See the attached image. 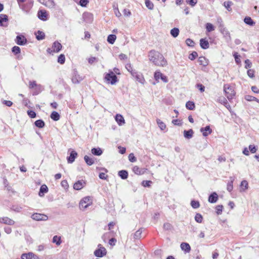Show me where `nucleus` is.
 I'll use <instances>...</instances> for the list:
<instances>
[{
	"label": "nucleus",
	"mask_w": 259,
	"mask_h": 259,
	"mask_svg": "<svg viewBox=\"0 0 259 259\" xmlns=\"http://www.w3.org/2000/svg\"><path fill=\"white\" fill-rule=\"evenodd\" d=\"M92 203V201L90 197H84L81 200L79 203V207L80 209H85Z\"/></svg>",
	"instance_id": "obj_8"
},
{
	"label": "nucleus",
	"mask_w": 259,
	"mask_h": 259,
	"mask_svg": "<svg viewBox=\"0 0 259 259\" xmlns=\"http://www.w3.org/2000/svg\"><path fill=\"white\" fill-rule=\"evenodd\" d=\"M40 3L49 8H53L55 6L54 0H37Z\"/></svg>",
	"instance_id": "obj_11"
},
{
	"label": "nucleus",
	"mask_w": 259,
	"mask_h": 259,
	"mask_svg": "<svg viewBox=\"0 0 259 259\" xmlns=\"http://www.w3.org/2000/svg\"><path fill=\"white\" fill-rule=\"evenodd\" d=\"M156 122L158 125L159 127L160 128L161 131H163L164 129L166 128L165 124L163 122H162L160 119H157Z\"/></svg>",
	"instance_id": "obj_40"
},
{
	"label": "nucleus",
	"mask_w": 259,
	"mask_h": 259,
	"mask_svg": "<svg viewBox=\"0 0 259 259\" xmlns=\"http://www.w3.org/2000/svg\"><path fill=\"white\" fill-rule=\"evenodd\" d=\"M77 156V153L76 151L73 150L70 153L69 156L67 157V161L69 163H73L75 159L76 158Z\"/></svg>",
	"instance_id": "obj_15"
},
{
	"label": "nucleus",
	"mask_w": 259,
	"mask_h": 259,
	"mask_svg": "<svg viewBox=\"0 0 259 259\" xmlns=\"http://www.w3.org/2000/svg\"><path fill=\"white\" fill-rule=\"evenodd\" d=\"M230 181L228 182L227 189L229 192H231L233 189V183L234 180L233 177H230Z\"/></svg>",
	"instance_id": "obj_35"
},
{
	"label": "nucleus",
	"mask_w": 259,
	"mask_h": 259,
	"mask_svg": "<svg viewBox=\"0 0 259 259\" xmlns=\"http://www.w3.org/2000/svg\"><path fill=\"white\" fill-rule=\"evenodd\" d=\"M35 125L38 128H43L45 126V122L41 119H38L35 121Z\"/></svg>",
	"instance_id": "obj_34"
},
{
	"label": "nucleus",
	"mask_w": 259,
	"mask_h": 259,
	"mask_svg": "<svg viewBox=\"0 0 259 259\" xmlns=\"http://www.w3.org/2000/svg\"><path fill=\"white\" fill-rule=\"evenodd\" d=\"M186 2L187 4L193 7L197 4V0H186Z\"/></svg>",
	"instance_id": "obj_56"
},
{
	"label": "nucleus",
	"mask_w": 259,
	"mask_h": 259,
	"mask_svg": "<svg viewBox=\"0 0 259 259\" xmlns=\"http://www.w3.org/2000/svg\"><path fill=\"white\" fill-rule=\"evenodd\" d=\"M152 183V182L151 181H143L142 183V185L144 187H149Z\"/></svg>",
	"instance_id": "obj_59"
},
{
	"label": "nucleus",
	"mask_w": 259,
	"mask_h": 259,
	"mask_svg": "<svg viewBox=\"0 0 259 259\" xmlns=\"http://www.w3.org/2000/svg\"><path fill=\"white\" fill-rule=\"evenodd\" d=\"M85 184V183L84 182H82V181H78L74 184L73 188L76 190H81Z\"/></svg>",
	"instance_id": "obj_19"
},
{
	"label": "nucleus",
	"mask_w": 259,
	"mask_h": 259,
	"mask_svg": "<svg viewBox=\"0 0 259 259\" xmlns=\"http://www.w3.org/2000/svg\"><path fill=\"white\" fill-rule=\"evenodd\" d=\"M195 220L198 223H202L203 220L202 215L199 213H197L195 216Z\"/></svg>",
	"instance_id": "obj_43"
},
{
	"label": "nucleus",
	"mask_w": 259,
	"mask_h": 259,
	"mask_svg": "<svg viewBox=\"0 0 259 259\" xmlns=\"http://www.w3.org/2000/svg\"><path fill=\"white\" fill-rule=\"evenodd\" d=\"M22 259H39L38 256L32 252L23 253L21 255Z\"/></svg>",
	"instance_id": "obj_13"
},
{
	"label": "nucleus",
	"mask_w": 259,
	"mask_h": 259,
	"mask_svg": "<svg viewBox=\"0 0 259 259\" xmlns=\"http://www.w3.org/2000/svg\"><path fill=\"white\" fill-rule=\"evenodd\" d=\"M195 87L200 91L201 93H203L205 91V87L201 83H197Z\"/></svg>",
	"instance_id": "obj_54"
},
{
	"label": "nucleus",
	"mask_w": 259,
	"mask_h": 259,
	"mask_svg": "<svg viewBox=\"0 0 259 259\" xmlns=\"http://www.w3.org/2000/svg\"><path fill=\"white\" fill-rule=\"evenodd\" d=\"M62 45L57 41H55L52 47V48H48L47 51L48 53H58L62 49Z\"/></svg>",
	"instance_id": "obj_6"
},
{
	"label": "nucleus",
	"mask_w": 259,
	"mask_h": 259,
	"mask_svg": "<svg viewBox=\"0 0 259 259\" xmlns=\"http://www.w3.org/2000/svg\"><path fill=\"white\" fill-rule=\"evenodd\" d=\"M240 186L242 188L244 187V189L243 190L247 189L248 188V182L245 180L242 181L241 183Z\"/></svg>",
	"instance_id": "obj_64"
},
{
	"label": "nucleus",
	"mask_w": 259,
	"mask_h": 259,
	"mask_svg": "<svg viewBox=\"0 0 259 259\" xmlns=\"http://www.w3.org/2000/svg\"><path fill=\"white\" fill-rule=\"evenodd\" d=\"M142 233V229L141 228V229H139L133 234L134 239H140L142 237V236H141Z\"/></svg>",
	"instance_id": "obj_37"
},
{
	"label": "nucleus",
	"mask_w": 259,
	"mask_h": 259,
	"mask_svg": "<svg viewBox=\"0 0 259 259\" xmlns=\"http://www.w3.org/2000/svg\"><path fill=\"white\" fill-rule=\"evenodd\" d=\"M12 52L15 54L17 55L20 53L21 49L18 46H14L12 49Z\"/></svg>",
	"instance_id": "obj_48"
},
{
	"label": "nucleus",
	"mask_w": 259,
	"mask_h": 259,
	"mask_svg": "<svg viewBox=\"0 0 259 259\" xmlns=\"http://www.w3.org/2000/svg\"><path fill=\"white\" fill-rule=\"evenodd\" d=\"M194 135V132L192 129H190L188 131H184V136L187 139H190L192 138Z\"/></svg>",
	"instance_id": "obj_20"
},
{
	"label": "nucleus",
	"mask_w": 259,
	"mask_h": 259,
	"mask_svg": "<svg viewBox=\"0 0 259 259\" xmlns=\"http://www.w3.org/2000/svg\"><path fill=\"white\" fill-rule=\"evenodd\" d=\"M116 36L114 34H110L107 37V41L110 44H113L116 40Z\"/></svg>",
	"instance_id": "obj_36"
},
{
	"label": "nucleus",
	"mask_w": 259,
	"mask_h": 259,
	"mask_svg": "<svg viewBox=\"0 0 259 259\" xmlns=\"http://www.w3.org/2000/svg\"><path fill=\"white\" fill-rule=\"evenodd\" d=\"M191 205L193 208H198L200 206V204L198 201L193 200L191 202Z\"/></svg>",
	"instance_id": "obj_50"
},
{
	"label": "nucleus",
	"mask_w": 259,
	"mask_h": 259,
	"mask_svg": "<svg viewBox=\"0 0 259 259\" xmlns=\"http://www.w3.org/2000/svg\"><path fill=\"white\" fill-rule=\"evenodd\" d=\"M48 192V188L46 185H42L41 186L39 191L38 193V195L40 197H42L44 195L45 193H46Z\"/></svg>",
	"instance_id": "obj_22"
},
{
	"label": "nucleus",
	"mask_w": 259,
	"mask_h": 259,
	"mask_svg": "<svg viewBox=\"0 0 259 259\" xmlns=\"http://www.w3.org/2000/svg\"><path fill=\"white\" fill-rule=\"evenodd\" d=\"M130 72L132 75L136 78L137 81H138L139 82L142 84L144 83L145 80L143 77V75L141 73L137 72L134 70H131V71H130Z\"/></svg>",
	"instance_id": "obj_7"
},
{
	"label": "nucleus",
	"mask_w": 259,
	"mask_h": 259,
	"mask_svg": "<svg viewBox=\"0 0 259 259\" xmlns=\"http://www.w3.org/2000/svg\"><path fill=\"white\" fill-rule=\"evenodd\" d=\"M118 175L123 180H125L128 177V172L125 170L119 171Z\"/></svg>",
	"instance_id": "obj_31"
},
{
	"label": "nucleus",
	"mask_w": 259,
	"mask_h": 259,
	"mask_svg": "<svg viewBox=\"0 0 259 259\" xmlns=\"http://www.w3.org/2000/svg\"><path fill=\"white\" fill-rule=\"evenodd\" d=\"M115 120L119 125H121L125 123V120L123 116L120 114H116Z\"/></svg>",
	"instance_id": "obj_27"
},
{
	"label": "nucleus",
	"mask_w": 259,
	"mask_h": 259,
	"mask_svg": "<svg viewBox=\"0 0 259 259\" xmlns=\"http://www.w3.org/2000/svg\"><path fill=\"white\" fill-rule=\"evenodd\" d=\"M39 87L40 88L41 86L40 85H37L35 81H29V87L30 89H33L34 87Z\"/></svg>",
	"instance_id": "obj_57"
},
{
	"label": "nucleus",
	"mask_w": 259,
	"mask_h": 259,
	"mask_svg": "<svg viewBox=\"0 0 259 259\" xmlns=\"http://www.w3.org/2000/svg\"><path fill=\"white\" fill-rule=\"evenodd\" d=\"M53 242L55 243L57 245H60L61 243V238L57 236H55L53 237Z\"/></svg>",
	"instance_id": "obj_52"
},
{
	"label": "nucleus",
	"mask_w": 259,
	"mask_h": 259,
	"mask_svg": "<svg viewBox=\"0 0 259 259\" xmlns=\"http://www.w3.org/2000/svg\"><path fill=\"white\" fill-rule=\"evenodd\" d=\"M2 223L9 225H13L15 224L14 221L8 217L2 218Z\"/></svg>",
	"instance_id": "obj_21"
},
{
	"label": "nucleus",
	"mask_w": 259,
	"mask_h": 259,
	"mask_svg": "<svg viewBox=\"0 0 259 259\" xmlns=\"http://www.w3.org/2000/svg\"><path fill=\"white\" fill-rule=\"evenodd\" d=\"M113 9H114V13L116 15V17H119L121 16V13H120L119 10H118V7H117V5H114L113 6Z\"/></svg>",
	"instance_id": "obj_49"
},
{
	"label": "nucleus",
	"mask_w": 259,
	"mask_h": 259,
	"mask_svg": "<svg viewBox=\"0 0 259 259\" xmlns=\"http://www.w3.org/2000/svg\"><path fill=\"white\" fill-rule=\"evenodd\" d=\"M162 75L163 74L160 71H156L154 73V78L155 80L158 81L159 79H160Z\"/></svg>",
	"instance_id": "obj_53"
},
{
	"label": "nucleus",
	"mask_w": 259,
	"mask_h": 259,
	"mask_svg": "<svg viewBox=\"0 0 259 259\" xmlns=\"http://www.w3.org/2000/svg\"><path fill=\"white\" fill-rule=\"evenodd\" d=\"M22 209V207H20V206H16V205H13L12 206V207L11 208V209L15 211V212H20L21 211Z\"/></svg>",
	"instance_id": "obj_61"
},
{
	"label": "nucleus",
	"mask_w": 259,
	"mask_h": 259,
	"mask_svg": "<svg viewBox=\"0 0 259 259\" xmlns=\"http://www.w3.org/2000/svg\"><path fill=\"white\" fill-rule=\"evenodd\" d=\"M219 30L220 32L224 35L225 37L226 38V39H229V40H231V36L230 33L229 32V31L227 30V29L224 26L222 27L219 28Z\"/></svg>",
	"instance_id": "obj_12"
},
{
	"label": "nucleus",
	"mask_w": 259,
	"mask_h": 259,
	"mask_svg": "<svg viewBox=\"0 0 259 259\" xmlns=\"http://www.w3.org/2000/svg\"><path fill=\"white\" fill-rule=\"evenodd\" d=\"M15 42L18 45L23 46L26 44L27 39L23 35H18L16 36V38L15 39Z\"/></svg>",
	"instance_id": "obj_10"
},
{
	"label": "nucleus",
	"mask_w": 259,
	"mask_h": 259,
	"mask_svg": "<svg viewBox=\"0 0 259 259\" xmlns=\"http://www.w3.org/2000/svg\"><path fill=\"white\" fill-rule=\"evenodd\" d=\"M200 45L202 49H206L209 48V43L208 40L204 38H201L200 40Z\"/></svg>",
	"instance_id": "obj_23"
},
{
	"label": "nucleus",
	"mask_w": 259,
	"mask_h": 259,
	"mask_svg": "<svg viewBox=\"0 0 259 259\" xmlns=\"http://www.w3.org/2000/svg\"><path fill=\"white\" fill-rule=\"evenodd\" d=\"M38 17L39 19L46 21L47 19V13L45 10H39L37 13Z\"/></svg>",
	"instance_id": "obj_16"
},
{
	"label": "nucleus",
	"mask_w": 259,
	"mask_h": 259,
	"mask_svg": "<svg viewBox=\"0 0 259 259\" xmlns=\"http://www.w3.org/2000/svg\"><path fill=\"white\" fill-rule=\"evenodd\" d=\"M145 5L148 9L151 10L153 9L154 5L150 0H145Z\"/></svg>",
	"instance_id": "obj_42"
},
{
	"label": "nucleus",
	"mask_w": 259,
	"mask_h": 259,
	"mask_svg": "<svg viewBox=\"0 0 259 259\" xmlns=\"http://www.w3.org/2000/svg\"><path fill=\"white\" fill-rule=\"evenodd\" d=\"M36 38L38 40H42L45 37V34L44 32L38 30L35 32Z\"/></svg>",
	"instance_id": "obj_29"
},
{
	"label": "nucleus",
	"mask_w": 259,
	"mask_h": 259,
	"mask_svg": "<svg viewBox=\"0 0 259 259\" xmlns=\"http://www.w3.org/2000/svg\"><path fill=\"white\" fill-rule=\"evenodd\" d=\"M133 170L137 175H141L143 173L142 170L138 166H135L133 168Z\"/></svg>",
	"instance_id": "obj_51"
},
{
	"label": "nucleus",
	"mask_w": 259,
	"mask_h": 259,
	"mask_svg": "<svg viewBox=\"0 0 259 259\" xmlns=\"http://www.w3.org/2000/svg\"><path fill=\"white\" fill-rule=\"evenodd\" d=\"M245 99L247 101H255L259 103V100L255 97L250 96V95H246L245 96Z\"/></svg>",
	"instance_id": "obj_46"
},
{
	"label": "nucleus",
	"mask_w": 259,
	"mask_h": 259,
	"mask_svg": "<svg viewBox=\"0 0 259 259\" xmlns=\"http://www.w3.org/2000/svg\"><path fill=\"white\" fill-rule=\"evenodd\" d=\"M8 21V17L5 14L0 15V26L6 27L7 24H4V22H7Z\"/></svg>",
	"instance_id": "obj_18"
},
{
	"label": "nucleus",
	"mask_w": 259,
	"mask_h": 259,
	"mask_svg": "<svg viewBox=\"0 0 259 259\" xmlns=\"http://www.w3.org/2000/svg\"><path fill=\"white\" fill-rule=\"evenodd\" d=\"M218 198L219 196L217 193L216 192H212L209 195L208 201L211 203H214L218 201Z\"/></svg>",
	"instance_id": "obj_14"
},
{
	"label": "nucleus",
	"mask_w": 259,
	"mask_h": 259,
	"mask_svg": "<svg viewBox=\"0 0 259 259\" xmlns=\"http://www.w3.org/2000/svg\"><path fill=\"white\" fill-rule=\"evenodd\" d=\"M186 44L190 47H193L194 46L195 42L190 38H187L186 40Z\"/></svg>",
	"instance_id": "obj_62"
},
{
	"label": "nucleus",
	"mask_w": 259,
	"mask_h": 259,
	"mask_svg": "<svg viewBox=\"0 0 259 259\" xmlns=\"http://www.w3.org/2000/svg\"><path fill=\"white\" fill-rule=\"evenodd\" d=\"M149 57L150 61L157 66H164L167 64L163 55L157 51H151L149 54Z\"/></svg>",
	"instance_id": "obj_1"
},
{
	"label": "nucleus",
	"mask_w": 259,
	"mask_h": 259,
	"mask_svg": "<svg viewBox=\"0 0 259 259\" xmlns=\"http://www.w3.org/2000/svg\"><path fill=\"white\" fill-rule=\"evenodd\" d=\"M179 28L175 27L171 29L170 33L174 37H177L179 35Z\"/></svg>",
	"instance_id": "obj_38"
},
{
	"label": "nucleus",
	"mask_w": 259,
	"mask_h": 259,
	"mask_svg": "<svg viewBox=\"0 0 259 259\" xmlns=\"http://www.w3.org/2000/svg\"><path fill=\"white\" fill-rule=\"evenodd\" d=\"M27 114L30 118H35L36 117V113L33 110H28Z\"/></svg>",
	"instance_id": "obj_63"
},
{
	"label": "nucleus",
	"mask_w": 259,
	"mask_h": 259,
	"mask_svg": "<svg viewBox=\"0 0 259 259\" xmlns=\"http://www.w3.org/2000/svg\"><path fill=\"white\" fill-rule=\"evenodd\" d=\"M84 160L87 165L90 166L93 165L95 162V158L90 157L88 155H85L84 156Z\"/></svg>",
	"instance_id": "obj_30"
},
{
	"label": "nucleus",
	"mask_w": 259,
	"mask_h": 259,
	"mask_svg": "<svg viewBox=\"0 0 259 259\" xmlns=\"http://www.w3.org/2000/svg\"><path fill=\"white\" fill-rule=\"evenodd\" d=\"M233 5V3L231 1L225 2L224 3V6L226 9L229 12L232 11L231 6Z\"/></svg>",
	"instance_id": "obj_41"
},
{
	"label": "nucleus",
	"mask_w": 259,
	"mask_h": 259,
	"mask_svg": "<svg viewBox=\"0 0 259 259\" xmlns=\"http://www.w3.org/2000/svg\"><path fill=\"white\" fill-rule=\"evenodd\" d=\"M186 107L188 109L192 110L194 109L195 105L193 102L188 101L186 104Z\"/></svg>",
	"instance_id": "obj_39"
},
{
	"label": "nucleus",
	"mask_w": 259,
	"mask_h": 259,
	"mask_svg": "<svg viewBox=\"0 0 259 259\" xmlns=\"http://www.w3.org/2000/svg\"><path fill=\"white\" fill-rule=\"evenodd\" d=\"M105 79L108 83L111 84H115L118 81L117 77L115 73L111 70L105 74Z\"/></svg>",
	"instance_id": "obj_3"
},
{
	"label": "nucleus",
	"mask_w": 259,
	"mask_h": 259,
	"mask_svg": "<svg viewBox=\"0 0 259 259\" xmlns=\"http://www.w3.org/2000/svg\"><path fill=\"white\" fill-rule=\"evenodd\" d=\"M94 255L98 257H102L107 254L106 249L100 244L98 245V248L94 251Z\"/></svg>",
	"instance_id": "obj_5"
},
{
	"label": "nucleus",
	"mask_w": 259,
	"mask_h": 259,
	"mask_svg": "<svg viewBox=\"0 0 259 259\" xmlns=\"http://www.w3.org/2000/svg\"><path fill=\"white\" fill-rule=\"evenodd\" d=\"M200 131L202 133L203 136L204 137L207 136L212 132V130L209 125H207L205 127L201 128Z\"/></svg>",
	"instance_id": "obj_17"
},
{
	"label": "nucleus",
	"mask_w": 259,
	"mask_h": 259,
	"mask_svg": "<svg viewBox=\"0 0 259 259\" xmlns=\"http://www.w3.org/2000/svg\"><path fill=\"white\" fill-rule=\"evenodd\" d=\"M65 61V57L64 54H61L58 58V62L61 64H63Z\"/></svg>",
	"instance_id": "obj_47"
},
{
	"label": "nucleus",
	"mask_w": 259,
	"mask_h": 259,
	"mask_svg": "<svg viewBox=\"0 0 259 259\" xmlns=\"http://www.w3.org/2000/svg\"><path fill=\"white\" fill-rule=\"evenodd\" d=\"M31 218L35 221H47L48 219V217L47 215L39 213H34L32 214Z\"/></svg>",
	"instance_id": "obj_9"
},
{
	"label": "nucleus",
	"mask_w": 259,
	"mask_h": 259,
	"mask_svg": "<svg viewBox=\"0 0 259 259\" xmlns=\"http://www.w3.org/2000/svg\"><path fill=\"white\" fill-rule=\"evenodd\" d=\"M198 54L196 52H193L191 54H190L189 56V59L191 60H194L197 57Z\"/></svg>",
	"instance_id": "obj_55"
},
{
	"label": "nucleus",
	"mask_w": 259,
	"mask_h": 259,
	"mask_svg": "<svg viewBox=\"0 0 259 259\" xmlns=\"http://www.w3.org/2000/svg\"><path fill=\"white\" fill-rule=\"evenodd\" d=\"M182 250L185 251L186 253L189 252L191 250V247L188 243L183 242L181 244Z\"/></svg>",
	"instance_id": "obj_25"
},
{
	"label": "nucleus",
	"mask_w": 259,
	"mask_h": 259,
	"mask_svg": "<svg viewBox=\"0 0 259 259\" xmlns=\"http://www.w3.org/2000/svg\"><path fill=\"white\" fill-rule=\"evenodd\" d=\"M224 90L228 100L232 99L235 94L233 88L230 84H226L224 86Z\"/></svg>",
	"instance_id": "obj_4"
},
{
	"label": "nucleus",
	"mask_w": 259,
	"mask_h": 259,
	"mask_svg": "<svg viewBox=\"0 0 259 259\" xmlns=\"http://www.w3.org/2000/svg\"><path fill=\"white\" fill-rule=\"evenodd\" d=\"M206 29L207 32H210L214 30V27L212 24L207 23L206 24Z\"/></svg>",
	"instance_id": "obj_45"
},
{
	"label": "nucleus",
	"mask_w": 259,
	"mask_h": 259,
	"mask_svg": "<svg viewBox=\"0 0 259 259\" xmlns=\"http://www.w3.org/2000/svg\"><path fill=\"white\" fill-rule=\"evenodd\" d=\"M92 153L96 156H100L103 153L102 149L99 148H93L91 150Z\"/></svg>",
	"instance_id": "obj_28"
},
{
	"label": "nucleus",
	"mask_w": 259,
	"mask_h": 259,
	"mask_svg": "<svg viewBox=\"0 0 259 259\" xmlns=\"http://www.w3.org/2000/svg\"><path fill=\"white\" fill-rule=\"evenodd\" d=\"M50 117L54 121H58L60 118L59 114L56 111H53L51 114Z\"/></svg>",
	"instance_id": "obj_32"
},
{
	"label": "nucleus",
	"mask_w": 259,
	"mask_h": 259,
	"mask_svg": "<svg viewBox=\"0 0 259 259\" xmlns=\"http://www.w3.org/2000/svg\"><path fill=\"white\" fill-rule=\"evenodd\" d=\"M198 61L199 64L203 66H206L208 64V60L203 56L199 57Z\"/></svg>",
	"instance_id": "obj_24"
},
{
	"label": "nucleus",
	"mask_w": 259,
	"mask_h": 259,
	"mask_svg": "<svg viewBox=\"0 0 259 259\" xmlns=\"http://www.w3.org/2000/svg\"><path fill=\"white\" fill-rule=\"evenodd\" d=\"M81 78L79 76L75 75L72 77L71 80L73 83L76 84L78 83L80 81V80H81Z\"/></svg>",
	"instance_id": "obj_44"
},
{
	"label": "nucleus",
	"mask_w": 259,
	"mask_h": 259,
	"mask_svg": "<svg viewBox=\"0 0 259 259\" xmlns=\"http://www.w3.org/2000/svg\"><path fill=\"white\" fill-rule=\"evenodd\" d=\"M128 160L131 162H135L137 161V158L133 153H130L128 155Z\"/></svg>",
	"instance_id": "obj_60"
},
{
	"label": "nucleus",
	"mask_w": 259,
	"mask_h": 259,
	"mask_svg": "<svg viewBox=\"0 0 259 259\" xmlns=\"http://www.w3.org/2000/svg\"><path fill=\"white\" fill-rule=\"evenodd\" d=\"M17 2L20 9L26 12H28L33 5V0H17Z\"/></svg>",
	"instance_id": "obj_2"
},
{
	"label": "nucleus",
	"mask_w": 259,
	"mask_h": 259,
	"mask_svg": "<svg viewBox=\"0 0 259 259\" xmlns=\"http://www.w3.org/2000/svg\"><path fill=\"white\" fill-rule=\"evenodd\" d=\"M244 22L247 25L250 26H253L255 24V22L250 17H246L244 19Z\"/></svg>",
	"instance_id": "obj_33"
},
{
	"label": "nucleus",
	"mask_w": 259,
	"mask_h": 259,
	"mask_svg": "<svg viewBox=\"0 0 259 259\" xmlns=\"http://www.w3.org/2000/svg\"><path fill=\"white\" fill-rule=\"evenodd\" d=\"M83 18L85 22L90 23L92 21L93 15L92 14L89 13H84L83 14Z\"/></svg>",
	"instance_id": "obj_26"
},
{
	"label": "nucleus",
	"mask_w": 259,
	"mask_h": 259,
	"mask_svg": "<svg viewBox=\"0 0 259 259\" xmlns=\"http://www.w3.org/2000/svg\"><path fill=\"white\" fill-rule=\"evenodd\" d=\"M223 208V206L222 205H219L216 206V212L218 214H221L222 213Z\"/></svg>",
	"instance_id": "obj_58"
}]
</instances>
